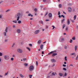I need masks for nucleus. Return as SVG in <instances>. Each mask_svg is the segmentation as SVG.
<instances>
[{
  "label": "nucleus",
  "mask_w": 78,
  "mask_h": 78,
  "mask_svg": "<svg viewBox=\"0 0 78 78\" xmlns=\"http://www.w3.org/2000/svg\"><path fill=\"white\" fill-rule=\"evenodd\" d=\"M11 61H13L14 60V58H12L11 59Z\"/></svg>",
  "instance_id": "de8ad7c7"
},
{
  "label": "nucleus",
  "mask_w": 78,
  "mask_h": 78,
  "mask_svg": "<svg viewBox=\"0 0 78 78\" xmlns=\"http://www.w3.org/2000/svg\"><path fill=\"white\" fill-rule=\"evenodd\" d=\"M28 63H24V66L25 67H27V66H28Z\"/></svg>",
  "instance_id": "4be33fe9"
},
{
  "label": "nucleus",
  "mask_w": 78,
  "mask_h": 78,
  "mask_svg": "<svg viewBox=\"0 0 78 78\" xmlns=\"http://www.w3.org/2000/svg\"><path fill=\"white\" fill-rule=\"evenodd\" d=\"M27 49H28V50L29 51H31V49L29 47H27Z\"/></svg>",
  "instance_id": "5701e85b"
},
{
  "label": "nucleus",
  "mask_w": 78,
  "mask_h": 78,
  "mask_svg": "<svg viewBox=\"0 0 78 78\" xmlns=\"http://www.w3.org/2000/svg\"><path fill=\"white\" fill-rule=\"evenodd\" d=\"M59 8H62V5H61V4H59Z\"/></svg>",
  "instance_id": "393cba45"
},
{
  "label": "nucleus",
  "mask_w": 78,
  "mask_h": 78,
  "mask_svg": "<svg viewBox=\"0 0 78 78\" xmlns=\"http://www.w3.org/2000/svg\"><path fill=\"white\" fill-rule=\"evenodd\" d=\"M29 76L30 78H31V77H32V75H29Z\"/></svg>",
  "instance_id": "e433bc0d"
},
{
  "label": "nucleus",
  "mask_w": 78,
  "mask_h": 78,
  "mask_svg": "<svg viewBox=\"0 0 78 78\" xmlns=\"http://www.w3.org/2000/svg\"><path fill=\"white\" fill-rule=\"evenodd\" d=\"M44 51H42V54H44Z\"/></svg>",
  "instance_id": "338daca9"
},
{
  "label": "nucleus",
  "mask_w": 78,
  "mask_h": 78,
  "mask_svg": "<svg viewBox=\"0 0 78 78\" xmlns=\"http://www.w3.org/2000/svg\"><path fill=\"white\" fill-rule=\"evenodd\" d=\"M42 31H44V29H42Z\"/></svg>",
  "instance_id": "774afa93"
},
{
  "label": "nucleus",
  "mask_w": 78,
  "mask_h": 78,
  "mask_svg": "<svg viewBox=\"0 0 78 78\" xmlns=\"http://www.w3.org/2000/svg\"><path fill=\"white\" fill-rule=\"evenodd\" d=\"M47 14H48V12H46V14H45V16H44V17H45V16H46L47 15Z\"/></svg>",
  "instance_id": "a19ab883"
},
{
  "label": "nucleus",
  "mask_w": 78,
  "mask_h": 78,
  "mask_svg": "<svg viewBox=\"0 0 78 78\" xmlns=\"http://www.w3.org/2000/svg\"><path fill=\"white\" fill-rule=\"evenodd\" d=\"M57 55V53H53L52 55V56L53 57H54V56H56Z\"/></svg>",
  "instance_id": "ddd939ff"
},
{
  "label": "nucleus",
  "mask_w": 78,
  "mask_h": 78,
  "mask_svg": "<svg viewBox=\"0 0 78 78\" xmlns=\"http://www.w3.org/2000/svg\"><path fill=\"white\" fill-rule=\"evenodd\" d=\"M40 23H42V24H43V21H40Z\"/></svg>",
  "instance_id": "c9c22d12"
},
{
  "label": "nucleus",
  "mask_w": 78,
  "mask_h": 78,
  "mask_svg": "<svg viewBox=\"0 0 78 78\" xmlns=\"http://www.w3.org/2000/svg\"><path fill=\"white\" fill-rule=\"evenodd\" d=\"M34 11H35V12H36V11H37V9L36 8H35L34 9Z\"/></svg>",
  "instance_id": "37998d69"
},
{
  "label": "nucleus",
  "mask_w": 78,
  "mask_h": 78,
  "mask_svg": "<svg viewBox=\"0 0 78 78\" xmlns=\"http://www.w3.org/2000/svg\"><path fill=\"white\" fill-rule=\"evenodd\" d=\"M36 64L37 66L38 65V62H37V61H36Z\"/></svg>",
  "instance_id": "79ce46f5"
},
{
  "label": "nucleus",
  "mask_w": 78,
  "mask_h": 78,
  "mask_svg": "<svg viewBox=\"0 0 78 78\" xmlns=\"http://www.w3.org/2000/svg\"><path fill=\"white\" fill-rule=\"evenodd\" d=\"M66 31H67V30H68V27H66Z\"/></svg>",
  "instance_id": "864d4df0"
},
{
  "label": "nucleus",
  "mask_w": 78,
  "mask_h": 78,
  "mask_svg": "<svg viewBox=\"0 0 78 78\" xmlns=\"http://www.w3.org/2000/svg\"><path fill=\"white\" fill-rule=\"evenodd\" d=\"M65 24H63L62 26V29H64V28H65Z\"/></svg>",
  "instance_id": "c85d7f7f"
},
{
  "label": "nucleus",
  "mask_w": 78,
  "mask_h": 78,
  "mask_svg": "<svg viewBox=\"0 0 78 78\" xmlns=\"http://www.w3.org/2000/svg\"><path fill=\"white\" fill-rule=\"evenodd\" d=\"M39 32H40V30H37L34 32V34H37Z\"/></svg>",
  "instance_id": "20e7f679"
},
{
  "label": "nucleus",
  "mask_w": 78,
  "mask_h": 78,
  "mask_svg": "<svg viewBox=\"0 0 78 78\" xmlns=\"http://www.w3.org/2000/svg\"><path fill=\"white\" fill-rule=\"evenodd\" d=\"M17 51L18 52V53H22L23 52L22 50L20 48L18 49L17 50Z\"/></svg>",
  "instance_id": "7ed1b4c3"
},
{
  "label": "nucleus",
  "mask_w": 78,
  "mask_h": 78,
  "mask_svg": "<svg viewBox=\"0 0 78 78\" xmlns=\"http://www.w3.org/2000/svg\"><path fill=\"white\" fill-rule=\"evenodd\" d=\"M20 13H18L16 14L15 15V17L17 19V21H19V19H20Z\"/></svg>",
  "instance_id": "f257e3e1"
},
{
  "label": "nucleus",
  "mask_w": 78,
  "mask_h": 78,
  "mask_svg": "<svg viewBox=\"0 0 78 78\" xmlns=\"http://www.w3.org/2000/svg\"><path fill=\"white\" fill-rule=\"evenodd\" d=\"M3 34H4V36H6V32H5L3 33Z\"/></svg>",
  "instance_id": "72a5a7b5"
},
{
  "label": "nucleus",
  "mask_w": 78,
  "mask_h": 78,
  "mask_svg": "<svg viewBox=\"0 0 78 78\" xmlns=\"http://www.w3.org/2000/svg\"><path fill=\"white\" fill-rule=\"evenodd\" d=\"M41 40H39L38 42V44H40L41 43Z\"/></svg>",
  "instance_id": "412c9836"
},
{
  "label": "nucleus",
  "mask_w": 78,
  "mask_h": 78,
  "mask_svg": "<svg viewBox=\"0 0 78 78\" xmlns=\"http://www.w3.org/2000/svg\"><path fill=\"white\" fill-rule=\"evenodd\" d=\"M26 13L27 14H28V13H29V11H27V12H26Z\"/></svg>",
  "instance_id": "bf43d9fd"
},
{
  "label": "nucleus",
  "mask_w": 78,
  "mask_h": 78,
  "mask_svg": "<svg viewBox=\"0 0 78 78\" xmlns=\"http://www.w3.org/2000/svg\"><path fill=\"white\" fill-rule=\"evenodd\" d=\"M48 17L49 18H51L52 17V14L51 13H50L48 14Z\"/></svg>",
  "instance_id": "9d476101"
},
{
  "label": "nucleus",
  "mask_w": 78,
  "mask_h": 78,
  "mask_svg": "<svg viewBox=\"0 0 78 78\" xmlns=\"http://www.w3.org/2000/svg\"><path fill=\"white\" fill-rule=\"evenodd\" d=\"M63 69L64 70H66V68H63Z\"/></svg>",
  "instance_id": "a18cd8bd"
},
{
  "label": "nucleus",
  "mask_w": 78,
  "mask_h": 78,
  "mask_svg": "<svg viewBox=\"0 0 78 78\" xmlns=\"http://www.w3.org/2000/svg\"><path fill=\"white\" fill-rule=\"evenodd\" d=\"M68 11L69 12H72V9L71 8V7H68Z\"/></svg>",
  "instance_id": "39448f33"
},
{
  "label": "nucleus",
  "mask_w": 78,
  "mask_h": 78,
  "mask_svg": "<svg viewBox=\"0 0 78 78\" xmlns=\"http://www.w3.org/2000/svg\"><path fill=\"white\" fill-rule=\"evenodd\" d=\"M76 49H77V46H75V49L76 51Z\"/></svg>",
  "instance_id": "cd10ccee"
},
{
  "label": "nucleus",
  "mask_w": 78,
  "mask_h": 78,
  "mask_svg": "<svg viewBox=\"0 0 78 78\" xmlns=\"http://www.w3.org/2000/svg\"><path fill=\"white\" fill-rule=\"evenodd\" d=\"M70 20H69V19H68L67 20V24L68 25H69L70 24Z\"/></svg>",
  "instance_id": "4468645a"
},
{
  "label": "nucleus",
  "mask_w": 78,
  "mask_h": 78,
  "mask_svg": "<svg viewBox=\"0 0 78 78\" xmlns=\"http://www.w3.org/2000/svg\"><path fill=\"white\" fill-rule=\"evenodd\" d=\"M64 39L63 38H60V40H59V42H63L64 41Z\"/></svg>",
  "instance_id": "1a4fd4ad"
},
{
  "label": "nucleus",
  "mask_w": 78,
  "mask_h": 78,
  "mask_svg": "<svg viewBox=\"0 0 78 78\" xmlns=\"http://www.w3.org/2000/svg\"><path fill=\"white\" fill-rule=\"evenodd\" d=\"M58 15H60V11L58 12Z\"/></svg>",
  "instance_id": "6e6d98bb"
},
{
  "label": "nucleus",
  "mask_w": 78,
  "mask_h": 78,
  "mask_svg": "<svg viewBox=\"0 0 78 78\" xmlns=\"http://www.w3.org/2000/svg\"><path fill=\"white\" fill-rule=\"evenodd\" d=\"M51 62L53 63V62H56V60H55L54 59H51Z\"/></svg>",
  "instance_id": "423d86ee"
},
{
  "label": "nucleus",
  "mask_w": 78,
  "mask_h": 78,
  "mask_svg": "<svg viewBox=\"0 0 78 78\" xmlns=\"http://www.w3.org/2000/svg\"><path fill=\"white\" fill-rule=\"evenodd\" d=\"M13 22L15 23H17V20H15L13 21Z\"/></svg>",
  "instance_id": "bb28decb"
},
{
  "label": "nucleus",
  "mask_w": 78,
  "mask_h": 78,
  "mask_svg": "<svg viewBox=\"0 0 78 78\" xmlns=\"http://www.w3.org/2000/svg\"><path fill=\"white\" fill-rule=\"evenodd\" d=\"M15 45V43H14L13 45L12 46V47H14V45Z\"/></svg>",
  "instance_id": "8fccbe9b"
},
{
  "label": "nucleus",
  "mask_w": 78,
  "mask_h": 78,
  "mask_svg": "<svg viewBox=\"0 0 78 78\" xmlns=\"http://www.w3.org/2000/svg\"><path fill=\"white\" fill-rule=\"evenodd\" d=\"M34 70V66H31L29 67V71H32V70Z\"/></svg>",
  "instance_id": "f03ea898"
},
{
  "label": "nucleus",
  "mask_w": 78,
  "mask_h": 78,
  "mask_svg": "<svg viewBox=\"0 0 78 78\" xmlns=\"http://www.w3.org/2000/svg\"><path fill=\"white\" fill-rule=\"evenodd\" d=\"M23 60L24 61H26V60H27V59L26 58H24L23 59Z\"/></svg>",
  "instance_id": "5fc2aeb1"
},
{
  "label": "nucleus",
  "mask_w": 78,
  "mask_h": 78,
  "mask_svg": "<svg viewBox=\"0 0 78 78\" xmlns=\"http://www.w3.org/2000/svg\"><path fill=\"white\" fill-rule=\"evenodd\" d=\"M49 20H46V22H48V21H49Z\"/></svg>",
  "instance_id": "4d7b16f0"
},
{
  "label": "nucleus",
  "mask_w": 78,
  "mask_h": 78,
  "mask_svg": "<svg viewBox=\"0 0 78 78\" xmlns=\"http://www.w3.org/2000/svg\"><path fill=\"white\" fill-rule=\"evenodd\" d=\"M64 48L65 49H67V48H69V45L67 44L65 45Z\"/></svg>",
  "instance_id": "6e6552de"
},
{
  "label": "nucleus",
  "mask_w": 78,
  "mask_h": 78,
  "mask_svg": "<svg viewBox=\"0 0 78 78\" xmlns=\"http://www.w3.org/2000/svg\"><path fill=\"white\" fill-rule=\"evenodd\" d=\"M15 27H16V26H15V25H13V28H15Z\"/></svg>",
  "instance_id": "69168bd1"
},
{
  "label": "nucleus",
  "mask_w": 78,
  "mask_h": 78,
  "mask_svg": "<svg viewBox=\"0 0 78 78\" xmlns=\"http://www.w3.org/2000/svg\"><path fill=\"white\" fill-rule=\"evenodd\" d=\"M18 23H22V22L20 21V20H19L18 22Z\"/></svg>",
  "instance_id": "7c9ffc66"
},
{
  "label": "nucleus",
  "mask_w": 78,
  "mask_h": 78,
  "mask_svg": "<svg viewBox=\"0 0 78 78\" xmlns=\"http://www.w3.org/2000/svg\"><path fill=\"white\" fill-rule=\"evenodd\" d=\"M29 46H30V47H32V44H29Z\"/></svg>",
  "instance_id": "09e8293b"
},
{
  "label": "nucleus",
  "mask_w": 78,
  "mask_h": 78,
  "mask_svg": "<svg viewBox=\"0 0 78 78\" xmlns=\"http://www.w3.org/2000/svg\"><path fill=\"white\" fill-rule=\"evenodd\" d=\"M71 55H74L75 57H76V54H75V53H72Z\"/></svg>",
  "instance_id": "6ab92c4d"
},
{
  "label": "nucleus",
  "mask_w": 78,
  "mask_h": 78,
  "mask_svg": "<svg viewBox=\"0 0 78 78\" xmlns=\"http://www.w3.org/2000/svg\"><path fill=\"white\" fill-rule=\"evenodd\" d=\"M64 20H65V19H63V20H62L61 22L62 23H63V22H64Z\"/></svg>",
  "instance_id": "b1692460"
},
{
  "label": "nucleus",
  "mask_w": 78,
  "mask_h": 78,
  "mask_svg": "<svg viewBox=\"0 0 78 78\" xmlns=\"http://www.w3.org/2000/svg\"><path fill=\"white\" fill-rule=\"evenodd\" d=\"M63 67H66V65L63 64Z\"/></svg>",
  "instance_id": "3c124183"
},
{
  "label": "nucleus",
  "mask_w": 78,
  "mask_h": 78,
  "mask_svg": "<svg viewBox=\"0 0 78 78\" xmlns=\"http://www.w3.org/2000/svg\"><path fill=\"white\" fill-rule=\"evenodd\" d=\"M43 2H46V0H43Z\"/></svg>",
  "instance_id": "e2e57ef3"
},
{
  "label": "nucleus",
  "mask_w": 78,
  "mask_h": 78,
  "mask_svg": "<svg viewBox=\"0 0 78 78\" xmlns=\"http://www.w3.org/2000/svg\"><path fill=\"white\" fill-rule=\"evenodd\" d=\"M4 58L5 60H8L9 59V58H8V56L6 55L4 56Z\"/></svg>",
  "instance_id": "0eeeda50"
},
{
  "label": "nucleus",
  "mask_w": 78,
  "mask_h": 78,
  "mask_svg": "<svg viewBox=\"0 0 78 78\" xmlns=\"http://www.w3.org/2000/svg\"><path fill=\"white\" fill-rule=\"evenodd\" d=\"M8 72H7V73H5V76H6V75H8Z\"/></svg>",
  "instance_id": "49530a36"
},
{
  "label": "nucleus",
  "mask_w": 78,
  "mask_h": 78,
  "mask_svg": "<svg viewBox=\"0 0 78 78\" xmlns=\"http://www.w3.org/2000/svg\"><path fill=\"white\" fill-rule=\"evenodd\" d=\"M52 76H55V73H52Z\"/></svg>",
  "instance_id": "2f4dec72"
},
{
  "label": "nucleus",
  "mask_w": 78,
  "mask_h": 78,
  "mask_svg": "<svg viewBox=\"0 0 78 78\" xmlns=\"http://www.w3.org/2000/svg\"><path fill=\"white\" fill-rule=\"evenodd\" d=\"M65 61H66L67 59V56H66L65 58Z\"/></svg>",
  "instance_id": "ea45409f"
},
{
  "label": "nucleus",
  "mask_w": 78,
  "mask_h": 78,
  "mask_svg": "<svg viewBox=\"0 0 78 78\" xmlns=\"http://www.w3.org/2000/svg\"><path fill=\"white\" fill-rule=\"evenodd\" d=\"M9 11V9L8 10L6 11V12H8Z\"/></svg>",
  "instance_id": "13d9d810"
},
{
  "label": "nucleus",
  "mask_w": 78,
  "mask_h": 78,
  "mask_svg": "<svg viewBox=\"0 0 78 78\" xmlns=\"http://www.w3.org/2000/svg\"><path fill=\"white\" fill-rule=\"evenodd\" d=\"M76 15H75L74 17V20H75V19H76Z\"/></svg>",
  "instance_id": "c756f323"
},
{
  "label": "nucleus",
  "mask_w": 78,
  "mask_h": 78,
  "mask_svg": "<svg viewBox=\"0 0 78 78\" xmlns=\"http://www.w3.org/2000/svg\"><path fill=\"white\" fill-rule=\"evenodd\" d=\"M21 32V30L20 29H17V32L18 33H20Z\"/></svg>",
  "instance_id": "f8f14e48"
},
{
  "label": "nucleus",
  "mask_w": 78,
  "mask_h": 78,
  "mask_svg": "<svg viewBox=\"0 0 78 78\" xmlns=\"http://www.w3.org/2000/svg\"><path fill=\"white\" fill-rule=\"evenodd\" d=\"M59 75L60 76H62L63 75V74L62 73H59Z\"/></svg>",
  "instance_id": "f3484780"
},
{
  "label": "nucleus",
  "mask_w": 78,
  "mask_h": 78,
  "mask_svg": "<svg viewBox=\"0 0 78 78\" xmlns=\"http://www.w3.org/2000/svg\"><path fill=\"white\" fill-rule=\"evenodd\" d=\"M8 27H7L5 29V31L7 33L8 32Z\"/></svg>",
  "instance_id": "dca6fc26"
},
{
  "label": "nucleus",
  "mask_w": 78,
  "mask_h": 78,
  "mask_svg": "<svg viewBox=\"0 0 78 78\" xmlns=\"http://www.w3.org/2000/svg\"><path fill=\"white\" fill-rule=\"evenodd\" d=\"M64 64H67V62H64Z\"/></svg>",
  "instance_id": "680f3d73"
},
{
  "label": "nucleus",
  "mask_w": 78,
  "mask_h": 78,
  "mask_svg": "<svg viewBox=\"0 0 78 78\" xmlns=\"http://www.w3.org/2000/svg\"><path fill=\"white\" fill-rule=\"evenodd\" d=\"M28 16H31V17H33V15H31V14H28Z\"/></svg>",
  "instance_id": "a878e982"
},
{
  "label": "nucleus",
  "mask_w": 78,
  "mask_h": 78,
  "mask_svg": "<svg viewBox=\"0 0 78 78\" xmlns=\"http://www.w3.org/2000/svg\"><path fill=\"white\" fill-rule=\"evenodd\" d=\"M67 73H65V74H64V75H63V77H64L65 76H67Z\"/></svg>",
  "instance_id": "a211bd4d"
},
{
  "label": "nucleus",
  "mask_w": 78,
  "mask_h": 78,
  "mask_svg": "<svg viewBox=\"0 0 78 78\" xmlns=\"http://www.w3.org/2000/svg\"><path fill=\"white\" fill-rule=\"evenodd\" d=\"M53 53H55V51H51V52H50V53H49L48 54V55H51V54H53Z\"/></svg>",
  "instance_id": "9b49d317"
},
{
  "label": "nucleus",
  "mask_w": 78,
  "mask_h": 78,
  "mask_svg": "<svg viewBox=\"0 0 78 78\" xmlns=\"http://www.w3.org/2000/svg\"><path fill=\"white\" fill-rule=\"evenodd\" d=\"M43 47H44V45H43V44L41 45L40 48L41 50L43 49Z\"/></svg>",
  "instance_id": "2eb2a0df"
},
{
  "label": "nucleus",
  "mask_w": 78,
  "mask_h": 78,
  "mask_svg": "<svg viewBox=\"0 0 78 78\" xmlns=\"http://www.w3.org/2000/svg\"><path fill=\"white\" fill-rule=\"evenodd\" d=\"M3 55V54H2V53L0 52V56H2Z\"/></svg>",
  "instance_id": "473e14b6"
},
{
  "label": "nucleus",
  "mask_w": 78,
  "mask_h": 78,
  "mask_svg": "<svg viewBox=\"0 0 78 78\" xmlns=\"http://www.w3.org/2000/svg\"><path fill=\"white\" fill-rule=\"evenodd\" d=\"M72 39L73 40H75V37H73L72 38Z\"/></svg>",
  "instance_id": "4c0bfd02"
},
{
  "label": "nucleus",
  "mask_w": 78,
  "mask_h": 78,
  "mask_svg": "<svg viewBox=\"0 0 78 78\" xmlns=\"http://www.w3.org/2000/svg\"><path fill=\"white\" fill-rule=\"evenodd\" d=\"M7 41H8V40L5 39V42H7Z\"/></svg>",
  "instance_id": "052dcab7"
},
{
  "label": "nucleus",
  "mask_w": 78,
  "mask_h": 78,
  "mask_svg": "<svg viewBox=\"0 0 78 78\" xmlns=\"http://www.w3.org/2000/svg\"><path fill=\"white\" fill-rule=\"evenodd\" d=\"M73 41L72 40H70V43H72V42Z\"/></svg>",
  "instance_id": "58836bf2"
},
{
  "label": "nucleus",
  "mask_w": 78,
  "mask_h": 78,
  "mask_svg": "<svg viewBox=\"0 0 78 78\" xmlns=\"http://www.w3.org/2000/svg\"><path fill=\"white\" fill-rule=\"evenodd\" d=\"M58 17L59 18H61V15H59Z\"/></svg>",
  "instance_id": "0e129e2a"
},
{
  "label": "nucleus",
  "mask_w": 78,
  "mask_h": 78,
  "mask_svg": "<svg viewBox=\"0 0 78 78\" xmlns=\"http://www.w3.org/2000/svg\"><path fill=\"white\" fill-rule=\"evenodd\" d=\"M50 76H47V78H50Z\"/></svg>",
  "instance_id": "603ef678"
},
{
  "label": "nucleus",
  "mask_w": 78,
  "mask_h": 78,
  "mask_svg": "<svg viewBox=\"0 0 78 78\" xmlns=\"http://www.w3.org/2000/svg\"><path fill=\"white\" fill-rule=\"evenodd\" d=\"M20 75L21 78H23L24 77V76L21 74H20Z\"/></svg>",
  "instance_id": "aec40b11"
},
{
  "label": "nucleus",
  "mask_w": 78,
  "mask_h": 78,
  "mask_svg": "<svg viewBox=\"0 0 78 78\" xmlns=\"http://www.w3.org/2000/svg\"><path fill=\"white\" fill-rule=\"evenodd\" d=\"M2 16H3V15H0V19H2Z\"/></svg>",
  "instance_id": "f704fd0d"
},
{
  "label": "nucleus",
  "mask_w": 78,
  "mask_h": 78,
  "mask_svg": "<svg viewBox=\"0 0 78 78\" xmlns=\"http://www.w3.org/2000/svg\"><path fill=\"white\" fill-rule=\"evenodd\" d=\"M61 17H63V18H65V16H64L62 15L61 16Z\"/></svg>",
  "instance_id": "c03bdc74"
}]
</instances>
